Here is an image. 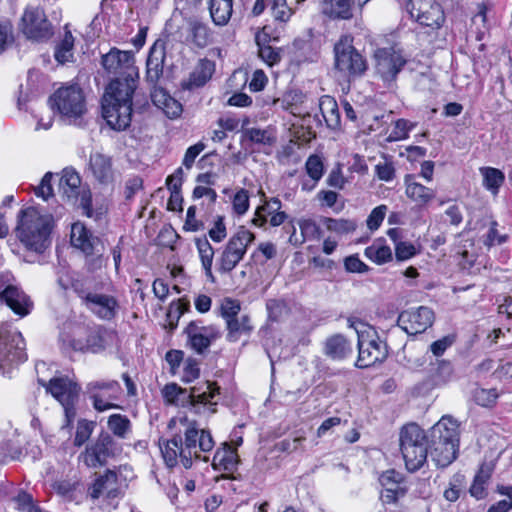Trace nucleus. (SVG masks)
<instances>
[{
  "instance_id": "nucleus-52",
  "label": "nucleus",
  "mask_w": 512,
  "mask_h": 512,
  "mask_svg": "<svg viewBox=\"0 0 512 512\" xmlns=\"http://www.w3.org/2000/svg\"><path fill=\"white\" fill-rule=\"evenodd\" d=\"M305 169L311 179L318 182L322 178L324 171L321 158L318 155L309 156L305 164Z\"/></svg>"
},
{
  "instance_id": "nucleus-20",
  "label": "nucleus",
  "mask_w": 512,
  "mask_h": 512,
  "mask_svg": "<svg viewBox=\"0 0 512 512\" xmlns=\"http://www.w3.org/2000/svg\"><path fill=\"white\" fill-rule=\"evenodd\" d=\"M215 71V63L207 58L200 59L189 77L181 82L184 90H194L203 87L212 77Z\"/></svg>"
},
{
  "instance_id": "nucleus-7",
  "label": "nucleus",
  "mask_w": 512,
  "mask_h": 512,
  "mask_svg": "<svg viewBox=\"0 0 512 512\" xmlns=\"http://www.w3.org/2000/svg\"><path fill=\"white\" fill-rule=\"evenodd\" d=\"M348 325L355 329L358 336V367L372 366L387 357L386 345L379 340L377 332L371 326L351 318L348 319Z\"/></svg>"
},
{
  "instance_id": "nucleus-45",
  "label": "nucleus",
  "mask_w": 512,
  "mask_h": 512,
  "mask_svg": "<svg viewBox=\"0 0 512 512\" xmlns=\"http://www.w3.org/2000/svg\"><path fill=\"white\" fill-rule=\"evenodd\" d=\"M245 136L253 143L272 145L276 137L271 129L249 128L245 130Z\"/></svg>"
},
{
  "instance_id": "nucleus-34",
  "label": "nucleus",
  "mask_w": 512,
  "mask_h": 512,
  "mask_svg": "<svg viewBox=\"0 0 512 512\" xmlns=\"http://www.w3.org/2000/svg\"><path fill=\"white\" fill-rule=\"evenodd\" d=\"M355 3L357 0H325L322 11L332 18L349 19L352 17L351 7Z\"/></svg>"
},
{
  "instance_id": "nucleus-63",
  "label": "nucleus",
  "mask_w": 512,
  "mask_h": 512,
  "mask_svg": "<svg viewBox=\"0 0 512 512\" xmlns=\"http://www.w3.org/2000/svg\"><path fill=\"white\" fill-rule=\"evenodd\" d=\"M160 109H162L167 117L171 119L177 118L182 113L181 103L173 97L168 98V100L164 102Z\"/></svg>"
},
{
  "instance_id": "nucleus-16",
  "label": "nucleus",
  "mask_w": 512,
  "mask_h": 512,
  "mask_svg": "<svg viewBox=\"0 0 512 512\" xmlns=\"http://www.w3.org/2000/svg\"><path fill=\"white\" fill-rule=\"evenodd\" d=\"M75 291L82 299L86 308L98 318L111 320L116 316L119 306L114 296L96 292H85L77 287H75Z\"/></svg>"
},
{
  "instance_id": "nucleus-32",
  "label": "nucleus",
  "mask_w": 512,
  "mask_h": 512,
  "mask_svg": "<svg viewBox=\"0 0 512 512\" xmlns=\"http://www.w3.org/2000/svg\"><path fill=\"white\" fill-rule=\"evenodd\" d=\"M352 353V347L347 339L336 334L329 337L325 342V354L332 359L341 360Z\"/></svg>"
},
{
  "instance_id": "nucleus-37",
  "label": "nucleus",
  "mask_w": 512,
  "mask_h": 512,
  "mask_svg": "<svg viewBox=\"0 0 512 512\" xmlns=\"http://www.w3.org/2000/svg\"><path fill=\"white\" fill-rule=\"evenodd\" d=\"M189 34L191 41L199 48L208 46L212 41V32L209 26L197 19L189 21Z\"/></svg>"
},
{
  "instance_id": "nucleus-15",
  "label": "nucleus",
  "mask_w": 512,
  "mask_h": 512,
  "mask_svg": "<svg viewBox=\"0 0 512 512\" xmlns=\"http://www.w3.org/2000/svg\"><path fill=\"white\" fill-rule=\"evenodd\" d=\"M407 9L422 26L438 29L444 22V12L435 0H408Z\"/></svg>"
},
{
  "instance_id": "nucleus-26",
  "label": "nucleus",
  "mask_w": 512,
  "mask_h": 512,
  "mask_svg": "<svg viewBox=\"0 0 512 512\" xmlns=\"http://www.w3.org/2000/svg\"><path fill=\"white\" fill-rule=\"evenodd\" d=\"M117 494V475L111 470L106 471L104 475L97 478L89 489V495L93 499H98L101 496L114 497Z\"/></svg>"
},
{
  "instance_id": "nucleus-19",
  "label": "nucleus",
  "mask_w": 512,
  "mask_h": 512,
  "mask_svg": "<svg viewBox=\"0 0 512 512\" xmlns=\"http://www.w3.org/2000/svg\"><path fill=\"white\" fill-rule=\"evenodd\" d=\"M22 31L29 38L34 40L48 39L53 35L51 23L48 21L43 10L29 8L22 17Z\"/></svg>"
},
{
  "instance_id": "nucleus-56",
  "label": "nucleus",
  "mask_w": 512,
  "mask_h": 512,
  "mask_svg": "<svg viewBox=\"0 0 512 512\" xmlns=\"http://www.w3.org/2000/svg\"><path fill=\"white\" fill-rule=\"evenodd\" d=\"M387 207L380 205L374 208L367 218V226L370 230H377L385 218Z\"/></svg>"
},
{
  "instance_id": "nucleus-59",
  "label": "nucleus",
  "mask_w": 512,
  "mask_h": 512,
  "mask_svg": "<svg viewBox=\"0 0 512 512\" xmlns=\"http://www.w3.org/2000/svg\"><path fill=\"white\" fill-rule=\"evenodd\" d=\"M375 173L382 181H392L395 177V168L391 162H380L375 166Z\"/></svg>"
},
{
  "instance_id": "nucleus-23",
  "label": "nucleus",
  "mask_w": 512,
  "mask_h": 512,
  "mask_svg": "<svg viewBox=\"0 0 512 512\" xmlns=\"http://www.w3.org/2000/svg\"><path fill=\"white\" fill-rule=\"evenodd\" d=\"M300 234L296 233V228L291 225L289 242L293 246H300L307 240H319L321 237V229L312 219L301 218L297 220Z\"/></svg>"
},
{
  "instance_id": "nucleus-18",
  "label": "nucleus",
  "mask_w": 512,
  "mask_h": 512,
  "mask_svg": "<svg viewBox=\"0 0 512 512\" xmlns=\"http://www.w3.org/2000/svg\"><path fill=\"white\" fill-rule=\"evenodd\" d=\"M433 322L434 312L426 306L405 310L398 317L399 326L409 335L425 332Z\"/></svg>"
},
{
  "instance_id": "nucleus-6",
  "label": "nucleus",
  "mask_w": 512,
  "mask_h": 512,
  "mask_svg": "<svg viewBox=\"0 0 512 512\" xmlns=\"http://www.w3.org/2000/svg\"><path fill=\"white\" fill-rule=\"evenodd\" d=\"M428 440L424 430L416 424H409L400 433V450L409 472H416L427 462Z\"/></svg>"
},
{
  "instance_id": "nucleus-44",
  "label": "nucleus",
  "mask_w": 512,
  "mask_h": 512,
  "mask_svg": "<svg viewBox=\"0 0 512 512\" xmlns=\"http://www.w3.org/2000/svg\"><path fill=\"white\" fill-rule=\"evenodd\" d=\"M324 224L328 231L336 234H349L356 230L357 224L349 219L324 218Z\"/></svg>"
},
{
  "instance_id": "nucleus-14",
  "label": "nucleus",
  "mask_w": 512,
  "mask_h": 512,
  "mask_svg": "<svg viewBox=\"0 0 512 512\" xmlns=\"http://www.w3.org/2000/svg\"><path fill=\"white\" fill-rule=\"evenodd\" d=\"M120 389L115 380L91 381L86 385V393L92 399L93 407L99 412L117 407L112 401L117 399Z\"/></svg>"
},
{
  "instance_id": "nucleus-11",
  "label": "nucleus",
  "mask_w": 512,
  "mask_h": 512,
  "mask_svg": "<svg viewBox=\"0 0 512 512\" xmlns=\"http://www.w3.org/2000/svg\"><path fill=\"white\" fill-rule=\"evenodd\" d=\"M255 240V235L241 226L226 243L218 259V270L222 274L231 272L244 258L247 248Z\"/></svg>"
},
{
  "instance_id": "nucleus-10",
  "label": "nucleus",
  "mask_w": 512,
  "mask_h": 512,
  "mask_svg": "<svg viewBox=\"0 0 512 512\" xmlns=\"http://www.w3.org/2000/svg\"><path fill=\"white\" fill-rule=\"evenodd\" d=\"M38 382L62 405L68 423L72 422L76 416L75 404L80 391L78 384L68 377H54L48 382L38 379Z\"/></svg>"
},
{
  "instance_id": "nucleus-33",
  "label": "nucleus",
  "mask_w": 512,
  "mask_h": 512,
  "mask_svg": "<svg viewBox=\"0 0 512 512\" xmlns=\"http://www.w3.org/2000/svg\"><path fill=\"white\" fill-rule=\"evenodd\" d=\"M208 5L215 25L224 26L229 22L233 12L232 0H209Z\"/></svg>"
},
{
  "instance_id": "nucleus-3",
  "label": "nucleus",
  "mask_w": 512,
  "mask_h": 512,
  "mask_svg": "<svg viewBox=\"0 0 512 512\" xmlns=\"http://www.w3.org/2000/svg\"><path fill=\"white\" fill-rule=\"evenodd\" d=\"M53 228L51 214H42L35 207H27L18 215L15 234L26 250L43 254L51 246Z\"/></svg>"
},
{
  "instance_id": "nucleus-25",
  "label": "nucleus",
  "mask_w": 512,
  "mask_h": 512,
  "mask_svg": "<svg viewBox=\"0 0 512 512\" xmlns=\"http://www.w3.org/2000/svg\"><path fill=\"white\" fill-rule=\"evenodd\" d=\"M238 461L236 449L225 442L216 450L212 466L217 471L233 472L237 468Z\"/></svg>"
},
{
  "instance_id": "nucleus-54",
  "label": "nucleus",
  "mask_w": 512,
  "mask_h": 512,
  "mask_svg": "<svg viewBox=\"0 0 512 512\" xmlns=\"http://www.w3.org/2000/svg\"><path fill=\"white\" fill-rule=\"evenodd\" d=\"M85 256H86L85 265H86L87 270L90 272L100 270L105 264V259L103 257V253L99 249V247H97L96 249H93L92 253L85 254Z\"/></svg>"
},
{
  "instance_id": "nucleus-24",
  "label": "nucleus",
  "mask_w": 512,
  "mask_h": 512,
  "mask_svg": "<svg viewBox=\"0 0 512 512\" xmlns=\"http://www.w3.org/2000/svg\"><path fill=\"white\" fill-rule=\"evenodd\" d=\"M186 333L192 349L197 353H203L211 345L215 335L208 327L199 326L194 322L189 323L186 327Z\"/></svg>"
},
{
  "instance_id": "nucleus-21",
  "label": "nucleus",
  "mask_w": 512,
  "mask_h": 512,
  "mask_svg": "<svg viewBox=\"0 0 512 512\" xmlns=\"http://www.w3.org/2000/svg\"><path fill=\"white\" fill-rule=\"evenodd\" d=\"M165 48L163 43L155 42L150 48L146 62V80L156 85L163 74Z\"/></svg>"
},
{
  "instance_id": "nucleus-42",
  "label": "nucleus",
  "mask_w": 512,
  "mask_h": 512,
  "mask_svg": "<svg viewBox=\"0 0 512 512\" xmlns=\"http://www.w3.org/2000/svg\"><path fill=\"white\" fill-rule=\"evenodd\" d=\"M281 206V201L278 198H271L269 201L257 208L255 217L252 220L253 224L262 227L268 222V218L281 209Z\"/></svg>"
},
{
  "instance_id": "nucleus-61",
  "label": "nucleus",
  "mask_w": 512,
  "mask_h": 512,
  "mask_svg": "<svg viewBox=\"0 0 512 512\" xmlns=\"http://www.w3.org/2000/svg\"><path fill=\"white\" fill-rule=\"evenodd\" d=\"M416 254V248L409 242H398L395 246L396 258L400 261L408 260Z\"/></svg>"
},
{
  "instance_id": "nucleus-40",
  "label": "nucleus",
  "mask_w": 512,
  "mask_h": 512,
  "mask_svg": "<svg viewBox=\"0 0 512 512\" xmlns=\"http://www.w3.org/2000/svg\"><path fill=\"white\" fill-rule=\"evenodd\" d=\"M364 255L374 263L382 265L392 260V251L389 246L381 241H375L372 245L366 247Z\"/></svg>"
},
{
  "instance_id": "nucleus-55",
  "label": "nucleus",
  "mask_w": 512,
  "mask_h": 512,
  "mask_svg": "<svg viewBox=\"0 0 512 512\" xmlns=\"http://www.w3.org/2000/svg\"><path fill=\"white\" fill-rule=\"evenodd\" d=\"M474 398L478 405L489 407L496 402L498 394L495 389H478L475 391Z\"/></svg>"
},
{
  "instance_id": "nucleus-27",
  "label": "nucleus",
  "mask_w": 512,
  "mask_h": 512,
  "mask_svg": "<svg viewBox=\"0 0 512 512\" xmlns=\"http://www.w3.org/2000/svg\"><path fill=\"white\" fill-rule=\"evenodd\" d=\"M229 342H237L242 336H249L253 330L251 319L247 314H241L225 322Z\"/></svg>"
},
{
  "instance_id": "nucleus-31",
  "label": "nucleus",
  "mask_w": 512,
  "mask_h": 512,
  "mask_svg": "<svg viewBox=\"0 0 512 512\" xmlns=\"http://www.w3.org/2000/svg\"><path fill=\"white\" fill-rule=\"evenodd\" d=\"M319 110L321 115L330 129H337L340 126V113L336 100L324 95L319 99Z\"/></svg>"
},
{
  "instance_id": "nucleus-17",
  "label": "nucleus",
  "mask_w": 512,
  "mask_h": 512,
  "mask_svg": "<svg viewBox=\"0 0 512 512\" xmlns=\"http://www.w3.org/2000/svg\"><path fill=\"white\" fill-rule=\"evenodd\" d=\"M115 452L114 439L108 433H101L95 443L87 446L79 458L86 466L96 468L105 465L108 458L114 456Z\"/></svg>"
},
{
  "instance_id": "nucleus-36",
  "label": "nucleus",
  "mask_w": 512,
  "mask_h": 512,
  "mask_svg": "<svg viewBox=\"0 0 512 512\" xmlns=\"http://www.w3.org/2000/svg\"><path fill=\"white\" fill-rule=\"evenodd\" d=\"M72 347L74 350L83 352H100L106 347V333L101 330L92 331L87 336L85 343H82L80 340H74Z\"/></svg>"
},
{
  "instance_id": "nucleus-8",
  "label": "nucleus",
  "mask_w": 512,
  "mask_h": 512,
  "mask_svg": "<svg viewBox=\"0 0 512 512\" xmlns=\"http://www.w3.org/2000/svg\"><path fill=\"white\" fill-rule=\"evenodd\" d=\"M64 121L76 123L86 112V103L82 89L77 85L63 86L57 89L49 99Z\"/></svg>"
},
{
  "instance_id": "nucleus-49",
  "label": "nucleus",
  "mask_w": 512,
  "mask_h": 512,
  "mask_svg": "<svg viewBox=\"0 0 512 512\" xmlns=\"http://www.w3.org/2000/svg\"><path fill=\"white\" fill-rule=\"evenodd\" d=\"M221 317L225 322L241 315V305L238 300L226 297L224 298L219 306Z\"/></svg>"
},
{
  "instance_id": "nucleus-46",
  "label": "nucleus",
  "mask_w": 512,
  "mask_h": 512,
  "mask_svg": "<svg viewBox=\"0 0 512 512\" xmlns=\"http://www.w3.org/2000/svg\"><path fill=\"white\" fill-rule=\"evenodd\" d=\"M415 127V124L405 120L398 119L394 123V127L386 138L387 142H395L404 140L408 137L409 132Z\"/></svg>"
},
{
  "instance_id": "nucleus-35",
  "label": "nucleus",
  "mask_w": 512,
  "mask_h": 512,
  "mask_svg": "<svg viewBox=\"0 0 512 512\" xmlns=\"http://www.w3.org/2000/svg\"><path fill=\"white\" fill-rule=\"evenodd\" d=\"M493 473V465L489 463H483L477 474L474 477L473 483L469 489V492L472 497L477 500L483 499L486 497V489L485 486L490 480Z\"/></svg>"
},
{
  "instance_id": "nucleus-57",
  "label": "nucleus",
  "mask_w": 512,
  "mask_h": 512,
  "mask_svg": "<svg viewBox=\"0 0 512 512\" xmlns=\"http://www.w3.org/2000/svg\"><path fill=\"white\" fill-rule=\"evenodd\" d=\"M52 177L53 173L51 172H47L43 176L41 183L34 188L36 196L41 197L44 200H47L50 196L53 195V189L51 185Z\"/></svg>"
},
{
  "instance_id": "nucleus-41",
  "label": "nucleus",
  "mask_w": 512,
  "mask_h": 512,
  "mask_svg": "<svg viewBox=\"0 0 512 512\" xmlns=\"http://www.w3.org/2000/svg\"><path fill=\"white\" fill-rule=\"evenodd\" d=\"M480 173L483 177V185L493 194H497L500 186L503 184L505 176L504 173L493 167H482Z\"/></svg>"
},
{
  "instance_id": "nucleus-47",
  "label": "nucleus",
  "mask_w": 512,
  "mask_h": 512,
  "mask_svg": "<svg viewBox=\"0 0 512 512\" xmlns=\"http://www.w3.org/2000/svg\"><path fill=\"white\" fill-rule=\"evenodd\" d=\"M465 485V476L461 473L453 475L449 481V486L445 489L443 496L449 502H455L459 499L460 493Z\"/></svg>"
},
{
  "instance_id": "nucleus-60",
  "label": "nucleus",
  "mask_w": 512,
  "mask_h": 512,
  "mask_svg": "<svg viewBox=\"0 0 512 512\" xmlns=\"http://www.w3.org/2000/svg\"><path fill=\"white\" fill-rule=\"evenodd\" d=\"M345 269L351 273L368 272L369 267L357 255H350L344 260Z\"/></svg>"
},
{
  "instance_id": "nucleus-48",
  "label": "nucleus",
  "mask_w": 512,
  "mask_h": 512,
  "mask_svg": "<svg viewBox=\"0 0 512 512\" xmlns=\"http://www.w3.org/2000/svg\"><path fill=\"white\" fill-rule=\"evenodd\" d=\"M271 14L276 21L287 22L293 11L287 5V0H268Z\"/></svg>"
},
{
  "instance_id": "nucleus-22",
  "label": "nucleus",
  "mask_w": 512,
  "mask_h": 512,
  "mask_svg": "<svg viewBox=\"0 0 512 512\" xmlns=\"http://www.w3.org/2000/svg\"><path fill=\"white\" fill-rule=\"evenodd\" d=\"M71 244L84 254H90L93 249L101 246V241L84 224L76 222L71 227Z\"/></svg>"
},
{
  "instance_id": "nucleus-13",
  "label": "nucleus",
  "mask_w": 512,
  "mask_h": 512,
  "mask_svg": "<svg viewBox=\"0 0 512 512\" xmlns=\"http://www.w3.org/2000/svg\"><path fill=\"white\" fill-rule=\"evenodd\" d=\"M374 57L376 73L388 84L395 81L407 62L400 51L391 47L377 49Z\"/></svg>"
},
{
  "instance_id": "nucleus-39",
  "label": "nucleus",
  "mask_w": 512,
  "mask_h": 512,
  "mask_svg": "<svg viewBox=\"0 0 512 512\" xmlns=\"http://www.w3.org/2000/svg\"><path fill=\"white\" fill-rule=\"evenodd\" d=\"M73 47H74V37L71 31L68 29V25H65V32L63 39L56 46L55 49V59L60 64H64L69 62L73 58Z\"/></svg>"
},
{
  "instance_id": "nucleus-29",
  "label": "nucleus",
  "mask_w": 512,
  "mask_h": 512,
  "mask_svg": "<svg viewBox=\"0 0 512 512\" xmlns=\"http://www.w3.org/2000/svg\"><path fill=\"white\" fill-rule=\"evenodd\" d=\"M89 167L93 176L101 183L112 180V165L110 158L103 154L95 153L90 156Z\"/></svg>"
},
{
  "instance_id": "nucleus-38",
  "label": "nucleus",
  "mask_w": 512,
  "mask_h": 512,
  "mask_svg": "<svg viewBox=\"0 0 512 512\" xmlns=\"http://www.w3.org/2000/svg\"><path fill=\"white\" fill-rule=\"evenodd\" d=\"M196 247L199 253L202 267L205 271V275L211 282H215V278L212 273V264L214 258V249L206 238L197 239Z\"/></svg>"
},
{
  "instance_id": "nucleus-58",
  "label": "nucleus",
  "mask_w": 512,
  "mask_h": 512,
  "mask_svg": "<svg viewBox=\"0 0 512 512\" xmlns=\"http://www.w3.org/2000/svg\"><path fill=\"white\" fill-rule=\"evenodd\" d=\"M208 234H209L210 238L214 242H217V243H219L225 239V237L227 236V232H226V226L224 224L223 216L216 217V219L214 221V225L209 230Z\"/></svg>"
},
{
  "instance_id": "nucleus-12",
  "label": "nucleus",
  "mask_w": 512,
  "mask_h": 512,
  "mask_svg": "<svg viewBox=\"0 0 512 512\" xmlns=\"http://www.w3.org/2000/svg\"><path fill=\"white\" fill-rule=\"evenodd\" d=\"M27 359L22 334L0 324V369L23 363Z\"/></svg>"
},
{
  "instance_id": "nucleus-51",
  "label": "nucleus",
  "mask_w": 512,
  "mask_h": 512,
  "mask_svg": "<svg viewBox=\"0 0 512 512\" xmlns=\"http://www.w3.org/2000/svg\"><path fill=\"white\" fill-rule=\"evenodd\" d=\"M258 56L268 66L272 67L281 60V50L275 49L270 45H260L258 43Z\"/></svg>"
},
{
  "instance_id": "nucleus-43",
  "label": "nucleus",
  "mask_w": 512,
  "mask_h": 512,
  "mask_svg": "<svg viewBox=\"0 0 512 512\" xmlns=\"http://www.w3.org/2000/svg\"><path fill=\"white\" fill-rule=\"evenodd\" d=\"M107 425L112 433L119 438H125L131 429L130 420L127 416L121 414H112Z\"/></svg>"
},
{
  "instance_id": "nucleus-62",
  "label": "nucleus",
  "mask_w": 512,
  "mask_h": 512,
  "mask_svg": "<svg viewBox=\"0 0 512 512\" xmlns=\"http://www.w3.org/2000/svg\"><path fill=\"white\" fill-rule=\"evenodd\" d=\"M200 373V369L198 367V363L194 359H187L183 369L182 379L185 382H192L196 378H198Z\"/></svg>"
},
{
  "instance_id": "nucleus-4",
  "label": "nucleus",
  "mask_w": 512,
  "mask_h": 512,
  "mask_svg": "<svg viewBox=\"0 0 512 512\" xmlns=\"http://www.w3.org/2000/svg\"><path fill=\"white\" fill-rule=\"evenodd\" d=\"M167 402L178 406H189L195 414L209 417L217 412L220 387L215 382L206 381L192 387L190 391L182 389L176 383L167 384L162 390Z\"/></svg>"
},
{
  "instance_id": "nucleus-5",
  "label": "nucleus",
  "mask_w": 512,
  "mask_h": 512,
  "mask_svg": "<svg viewBox=\"0 0 512 512\" xmlns=\"http://www.w3.org/2000/svg\"><path fill=\"white\" fill-rule=\"evenodd\" d=\"M432 461L445 468L456 458L459 450V425L449 416H443L427 436Z\"/></svg>"
},
{
  "instance_id": "nucleus-28",
  "label": "nucleus",
  "mask_w": 512,
  "mask_h": 512,
  "mask_svg": "<svg viewBox=\"0 0 512 512\" xmlns=\"http://www.w3.org/2000/svg\"><path fill=\"white\" fill-rule=\"evenodd\" d=\"M81 178L70 168H65L59 180V191L68 200L76 199L80 195Z\"/></svg>"
},
{
  "instance_id": "nucleus-9",
  "label": "nucleus",
  "mask_w": 512,
  "mask_h": 512,
  "mask_svg": "<svg viewBox=\"0 0 512 512\" xmlns=\"http://www.w3.org/2000/svg\"><path fill=\"white\" fill-rule=\"evenodd\" d=\"M350 36H342L334 45V67L344 76H361L367 70L365 58L355 49Z\"/></svg>"
},
{
  "instance_id": "nucleus-1",
  "label": "nucleus",
  "mask_w": 512,
  "mask_h": 512,
  "mask_svg": "<svg viewBox=\"0 0 512 512\" xmlns=\"http://www.w3.org/2000/svg\"><path fill=\"white\" fill-rule=\"evenodd\" d=\"M101 63L108 73L116 75L105 90L102 115L111 128L122 131L132 118V98L139 77L135 57L130 51L112 48L102 56Z\"/></svg>"
},
{
  "instance_id": "nucleus-64",
  "label": "nucleus",
  "mask_w": 512,
  "mask_h": 512,
  "mask_svg": "<svg viewBox=\"0 0 512 512\" xmlns=\"http://www.w3.org/2000/svg\"><path fill=\"white\" fill-rule=\"evenodd\" d=\"M205 149V145L202 142H198L197 144L190 146L184 155L183 165L190 169L196 159V157Z\"/></svg>"
},
{
  "instance_id": "nucleus-53",
  "label": "nucleus",
  "mask_w": 512,
  "mask_h": 512,
  "mask_svg": "<svg viewBox=\"0 0 512 512\" xmlns=\"http://www.w3.org/2000/svg\"><path fill=\"white\" fill-rule=\"evenodd\" d=\"M233 210L238 215L245 214L249 209V193L246 189L238 190L232 200Z\"/></svg>"
},
{
  "instance_id": "nucleus-2",
  "label": "nucleus",
  "mask_w": 512,
  "mask_h": 512,
  "mask_svg": "<svg viewBox=\"0 0 512 512\" xmlns=\"http://www.w3.org/2000/svg\"><path fill=\"white\" fill-rule=\"evenodd\" d=\"M185 424L184 435H174L171 439L160 440L159 447L165 464L169 468L181 463L185 469L192 467L193 459L208 461L200 452H210L215 445L211 432L199 429L196 422L181 420Z\"/></svg>"
},
{
  "instance_id": "nucleus-50",
  "label": "nucleus",
  "mask_w": 512,
  "mask_h": 512,
  "mask_svg": "<svg viewBox=\"0 0 512 512\" xmlns=\"http://www.w3.org/2000/svg\"><path fill=\"white\" fill-rule=\"evenodd\" d=\"M497 492L500 495L507 496L509 501L500 500L496 504L492 505L487 512H509L512 509V485H499Z\"/></svg>"
},
{
  "instance_id": "nucleus-30",
  "label": "nucleus",
  "mask_w": 512,
  "mask_h": 512,
  "mask_svg": "<svg viewBox=\"0 0 512 512\" xmlns=\"http://www.w3.org/2000/svg\"><path fill=\"white\" fill-rule=\"evenodd\" d=\"M406 196L419 205H426L435 197V191L420 183L411 181V176L405 177Z\"/></svg>"
}]
</instances>
